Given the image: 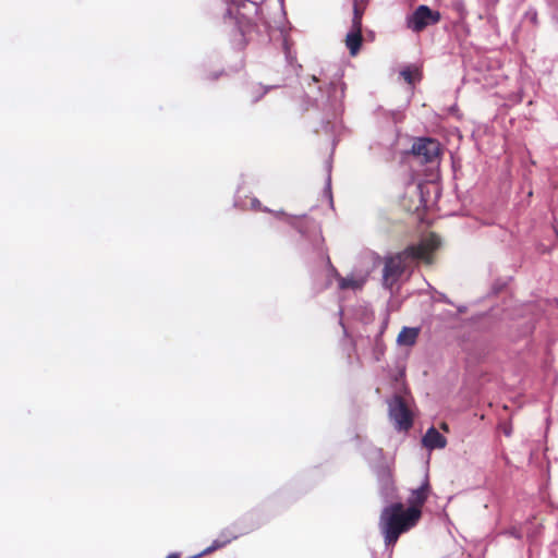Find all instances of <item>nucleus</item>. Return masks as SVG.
Listing matches in <instances>:
<instances>
[{
    "label": "nucleus",
    "instance_id": "obj_28",
    "mask_svg": "<svg viewBox=\"0 0 558 558\" xmlns=\"http://www.w3.org/2000/svg\"><path fill=\"white\" fill-rule=\"evenodd\" d=\"M267 90H268V88H265V89L263 90V93H262L258 97H256V98L254 99V101H257V100H258L263 95H265V94L267 93Z\"/></svg>",
    "mask_w": 558,
    "mask_h": 558
},
{
    "label": "nucleus",
    "instance_id": "obj_8",
    "mask_svg": "<svg viewBox=\"0 0 558 558\" xmlns=\"http://www.w3.org/2000/svg\"><path fill=\"white\" fill-rule=\"evenodd\" d=\"M308 244L315 256L326 263L328 268L327 286L331 284V278H335L339 282V277H342L338 270L333 267L330 258L325 248V239L319 229L315 230L312 236H310Z\"/></svg>",
    "mask_w": 558,
    "mask_h": 558
},
{
    "label": "nucleus",
    "instance_id": "obj_24",
    "mask_svg": "<svg viewBox=\"0 0 558 558\" xmlns=\"http://www.w3.org/2000/svg\"><path fill=\"white\" fill-rule=\"evenodd\" d=\"M353 16L362 17V12L359 10V8L356 5H354V9H353Z\"/></svg>",
    "mask_w": 558,
    "mask_h": 558
},
{
    "label": "nucleus",
    "instance_id": "obj_13",
    "mask_svg": "<svg viewBox=\"0 0 558 558\" xmlns=\"http://www.w3.org/2000/svg\"><path fill=\"white\" fill-rule=\"evenodd\" d=\"M423 446L428 450L442 449L447 440L435 427H429L422 438Z\"/></svg>",
    "mask_w": 558,
    "mask_h": 558
},
{
    "label": "nucleus",
    "instance_id": "obj_2",
    "mask_svg": "<svg viewBox=\"0 0 558 558\" xmlns=\"http://www.w3.org/2000/svg\"><path fill=\"white\" fill-rule=\"evenodd\" d=\"M428 485L413 489L405 504L396 501L383 508L379 523H416L421 519L422 507L427 499Z\"/></svg>",
    "mask_w": 558,
    "mask_h": 558
},
{
    "label": "nucleus",
    "instance_id": "obj_19",
    "mask_svg": "<svg viewBox=\"0 0 558 558\" xmlns=\"http://www.w3.org/2000/svg\"><path fill=\"white\" fill-rule=\"evenodd\" d=\"M400 75L409 84H413L415 81L414 72L410 68H404L403 70H401Z\"/></svg>",
    "mask_w": 558,
    "mask_h": 558
},
{
    "label": "nucleus",
    "instance_id": "obj_31",
    "mask_svg": "<svg viewBox=\"0 0 558 558\" xmlns=\"http://www.w3.org/2000/svg\"><path fill=\"white\" fill-rule=\"evenodd\" d=\"M505 434H506L507 436H509V435H510V430H509V429H506V430H505Z\"/></svg>",
    "mask_w": 558,
    "mask_h": 558
},
{
    "label": "nucleus",
    "instance_id": "obj_20",
    "mask_svg": "<svg viewBox=\"0 0 558 558\" xmlns=\"http://www.w3.org/2000/svg\"><path fill=\"white\" fill-rule=\"evenodd\" d=\"M350 32L362 33V19H361V16H353Z\"/></svg>",
    "mask_w": 558,
    "mask_h": 558
},
{
    "label": "nucleus",
    "instance_id": "obj_17",
    "mask_svg": "<svg viewBox=\"0 0 558 558\" xmlns=\"http://www.w3.org/2000/svg\"><path fill=\"white\" fill-rule=\"evenodd\" d=\"M364 454L368 461H377L383 458V450L380 448L369 446L364 450Z\"/></svg>",
    "mask_w": 558,
    "mask_h": 558
},
{
    "label": "nucleus",
    "instance_id": "obj_9",
    "mask_svg": "<svg viewBox=\"0 0 558 558\" xmlns=\"http://www.w3.org/2000/svg\"><path fill=\"white\" fill-rule=\"evenodd\" d=\"M367 274L363 271H355L345 277H339L338 288L342 291H361L367 281Z\"/></svg>",
    "mask_w": 558,
    "mask_h": 558
},
{
    "label": "nucleus",
    "instance_id": "obj_16",
    "mask_svg": "<svg viewBox=\"0 0 558 558\" xmlns=\"http://www.w3.org/2000/svg\"><path fill=\"white\" fill-rule=\"evenodd\" d=\"M354 316L363 324H369L374 319V312L368 304H360L354 310Z\"/></svg>",
    "mask_w": 558,
    "mask_h": 558
},
{
    "label": "nucleus",
    "instance_id": "obj_18",
    "mask_svg": "<svg viewBox=\"0 0 558 558\" xmlns=\"http://www.w3.org/2000/svg\"><path fill=\"white\" fill-rule=\"evenodd\" d=\"M322 126L327 134H330L333 136L337 133L338 129L340 128V124L336 121L331 122L328 120V121H323Z\"/></svg>",
    "mask_w": 558,
    "mask_h": 558
},
{
    "label": "nucleus",
    "instance_id": "obj_30",
    "mask_svg": "<svg viewBox=\"0 0 558 558\" xmlns=\"http://www.w3.org/2000/svg\"><path fill=\"white\" fill-rule=\"evenodd\" d=\"M336 144H337V141H336V138L333 137V138H332V149L335 148Z\"/></svg>",
    "mask_w": 558,
    "mask_h": 558
},
{
    "label": "nucleus",
    "instance_id": "obj_4",
    "mask_svg": "<svg viewBox=\"0 0 558 558\" xmlns=\"http://www.w3.org/2000/svg\"><path fill=\"white\" fill-rule=\"evenodd\" d=\"M388 415L395 428L399 432L409 430L413 425V415L407 400L400 395H393L387 400Z\"/></svg>",
    "mask_w": 558,
    "mask_h": 558
},
{
    "label": "nucleus",
    "instance_id": "obj_26",
    "mask_svg": "<svg viewBox=\"0 0 558 558\" xmlns=\"http://www.w3.org/2000/svg\"><path fill=\"white\" fill-rule=\"evenodd\" d=\"M415 187H416L417 192L422 195L424 185L422 183H418Z\"/></svg>",
    "mask_w": 558,
    "mask_h": 558
},
{
    "label": "nucleus",
    "instance_id": "obj_23",
    "mask_svg": "<svg viewBox=\"0 0 558 558\" xmlns=\"http://www.w3.org/2000/svg\"><path fill=\"white\" fill-rule=\"evenodd\" d=\"M222 73H223L222 71H216V72L210 73L206 78L210 80V81H215V80H218Z\"/></svg>",
    "mask_w": 558,
    "mask_h": 558
},
{
    "label": "nucleus",
    "instance_id": "obj_22",
    "mask_svg": "<svg viewBox=\"0 0 558 558\" xmlns=\"http://www.w3.org/2000/svg\"><path fill=\"white\" fill-rule=\"evenodd\" d=\"M327 171H328V175H327V181H326V191L330 194V186H331V175H330V172H331V162L330 161H327Z\"/></svg>",
    "mask_w": 558,
    "mask_h": 558
},
{
    "label": "nucleus",
    "instance_id": "obj_27",
    "mask_svg": "<svg viewBox=\"0 0 558 558\" xmlns=\"http://www.w3.org/2000/svg\"><path fill=\"white\" fill-rule=\"evenodd\" d=\"M311 80H312L313 83H319L320 82V78H318L316 75H313L311 77Z\"/></svg>",
    "mask_w": 558,
    "mask_h": 558
},
{
    "label": "nucleus",
    "instance_id": "obj_7",
    "mask_svg": "<svg viewBox=\"0 0 558 558\" xmlns=\"http://www.w3.org/2000/svg\"><path fill=\"white\" fill-rule=\"evenodd\" d=\"M411 153L422 163L435 162L440 153L439 143L429 137H420L413 143Z\"/></svg>",
    "mask_w": 558,
    "mask_h": 558
},
{
    "label": "nucleus",
    "instance_id": "obj_12",
    "mask_svg": "<svg viewBox=\"0 0 558 558\" xmlns=\"http://www.w3.org/2000/svg\"><path fill=\"white\" fill-rule=\"evenodd\" d=\"M412 525H380V535L386 547L396 544L401 534L407 533Z\"/></svg>",
    "mask_w": 558,
    "mask_h": 558
},
{
    "label": "nucleus",
    "instance_id": "obj_15",
    "mask_svg": "<svg viewBox=\"0 0 558 558\" xmlns=\"http://www.w3.org/2000/svg\"><path fill=\"white\" fill-rule=\"evenodd\" d=\"M345 45L351 56H355L362 46V33L349 32L345 37Z\"/></svg>",
    "mask_w": 558,
    "mask_h": 558
},
{
    "label": "nucleus",
    "instance_id": "obj_10",
    "mask_svg": "<svg viewBox=\"0 0 558 558\" xmlns=\"http://www.w3.org/2000/svg\"><path fill=\"white\" fill-rule=\"evenodd\" d=\"M327 93L328 101L332 110V116L336 119L342 112V98L344 96V86L343 84L329 82Z\"/></svg>",
    "mask_w": 558,
    "mask_h": 558
},
{
    "label": "nucleus",
    "instance_id": "obj_5",
    "mask_svg": "<svg viewBox=\"0 0 558 558\" xmlns=\"http://www.w3.org/2000/svg\"><path fill=\"white\" fill-rule=\"evenodd\" d=\"M441 19L437 10L426 4H420L412 13L405 16V26L411 32L418 34L429 26L436 25Z\"/></svg>",
    "mask_w": 558,
    "mask_h": 558
},
{
    "label": "nucleus",
    "instance_id": "obj_29",
    "mask_svg": "<svg viewBox=\"0 0 558 558\" xmlns=\"http://www.w3.org/2000/svg\"><path fill=\"white\" fill-rule=\"evenodd\" d=\"M167 558H179V554L172 553Z\"/></svg>",
    "mask_w": 558,
    "mask_h": 558
},
{
    "label": "nucleus",
    "instance_id": "obj_1",
    "mask_svg": "<svg viewBox=\"0 0 558 558\" xmlns=\"http://www.w3.org/2000/svg\"><path fill=\"white\" fill-rule=\"evenodd\" d=\"M440 245L438 235L430 233L417 244H411L402 252L388 256L383 268V287L392 292L402 275L420 262L432 264L433 252Z\"/></svg>",
    "mask_w": 558,
    "mask_h": 558
},
{
    "label": "nucleus",
    "instance_id": "obj_3",
    "mask_svg": "<svg viewBox=\"0 0 558 558\" xmlns=\"http://www.w3.org/2000/svg\"><path fill=\"white\" fill-rule=\"evenodd\" d=\"M214 13L221 16L226 23H231L236 28L240 41L235 43L239 48L245 44V37L254 28L252 21L246 15L247 7L256 11L255 3L248 0H209Z\"/></svg>",
    "mask_w": 558,
    "mask_h": 558
},
{
    "label": "nucleus",
    "instance_id": "obj_25",
    "mask_svg": "<svg viewBox=\"0 0 558 558\" xmlns=\"http://www.w3.org/2000/svg\"><path fill=\"white\" fill-rule=\"evenodd\" d=\"M283 48L286 50L287 58H289V47H288V40L286 38L283 40Z\"/></svg>",
    "mask_w": 558,
    "mask_h": 558
},
{
    "label": "nucleus",
    "instance_id": "obj_11",
    "mask_svg": "<svg viewBox=\"0 0 558 558\" xmlns=\"http://www.w3.org/2000/svg\"><path fill=\"white\" fill-rule=\"evenodd\" d=\"M269 213H272L276 217H284V218H287L288 223L292 228H294L306 241H308L310 236H312L313 233L315 232V230L312 232L310 230L308 226L303 225V223L300 222L301 218H306L307 217L306 214H302V215H299V216H292V215L286 214L282 210H279V211L270 210Z\"/></svg>",
    "mask_w": 558,
    "mask_h": 558
},
{
    "label": "nucleus",
    "instance_id": "obj_21",
    "mask_svg": "<svg viewBox=\"0 0 558 558\" xmlns=\"http://www.w3.org/2000/svg\"><path fill=\"white\" fill-rule=\"evenodd\" d=\"M251 206L253 209H258L262 211H270V209L268 207H263L262 203L256 197H253L251 199Z\"/></svg>",
    "mask_w": 558,
    "mask_h": 558
},
{
    "label": "nucleus",
    "instance_id": "obj_6",
    "mask_svg": "<svg viewBox=\"0 0 558 558\" xmlns=\"http://www.w3.org/2000/svg\"><path fill=\"white\" fill-rule=\"evenodd\" d=\"M250 530L243 529L241 525H228L226 526L215 538L210 546L205 548L203 551L198 553L197 555L191 557V558H199L205 555L211 554L215 550H218L220 548H223L228 544H230L232 541L239 538L242 535L248 534Z\"/></svg>",
    "mask_w": 558,
    "mask_h": 558
},
{
    "label": "nucleus",
    "instance_id": "obj_14",
    "mask_svg": "<svg viewBox=\"0 0 558 558\" xmlns=\"http://www.w3.org/2000/svg\"><path fill=\"white\" fill-rule=\"evenodd\" d=\"M418 328L415 327H403L397 338L398 344L404 347L414 345L418 337Z\"/></svg>",
    "mask_w": 558,
    "mask_h": 558
}]
</instances>
